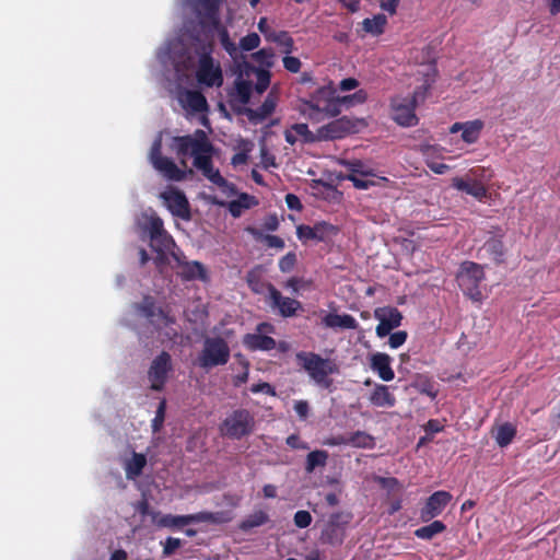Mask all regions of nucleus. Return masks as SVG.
Returning <instances> with one entry per match:
<instances>
[{
    "label": "nucleus",
    "instance_id": "nucleus-58",
    "mask_svg": "<svg viewBox=\"0 0 560 560\" xmlns=\"http://www.w3.org/2000/svg\"><path fill=\"white\" fill-rule=\"evenodd\" d=\"M246 280L252 291H254L255 293H261V287L264 285V283L260 282L258 276L255 272H248Z\"/></svg>",
    "mask_w": 560,
    "mask_h": 560
},
{
    "label": "nucleus",
    "instance_id": "nucleus-17",
    "mask_svg": "<svg viewBox=\"0 0 560 560\" xmlns=\"http://www.w3.org/2000/svg\"><path fill=\"white\" fill-rule=\"evenodd\" d=\"M375 317L380 319L376 326V335L380 338H384L390 334V331L401 325L402 315L396 307H387L375 311Z\"/></svg>",
    "mask_w": 560,
    "mask_h": 560
},
{
    "label": "nucleus",
    "instance_id": "nucleus-44",
    "mask_svg": "<svg viewBox=\"0 0 560 560\" xmlns=\"http://www.w3.org/2000/svg\"><path fill=\"white\" fill-rule=\"evenodd\" d=\"M273 52L271 48H262L252 54V59L266 68L272 67Z\"/></svg>",
    "mask_w": 560,
    "mask_h": 560
},
{
    "label": "nucleus",
    "instance_id": "nucleus-41",
    "mask_svg": "<svg viewBox=\"0 0 560 560\" xmlns=\"http://www.w3.org/2000/svg\"><path fill=\"white\" fill-rule=\"evenodd\" d=\"M185 101L187 106L196 113L205 112L208 108L207 100L199 91H187Z\"/></svg>",
    "mask_w": 560,
    "mask_h": 560
},
{
    "label": "nucleus",
    "instance_id": "nucleus-60",
    "mask_svg": "<svg viewBox=\"0 0 560 560\" xmlns=\"http://www.w3.org/2000/svg\"><path fill=\"white\" fill-rule=\"evenodd\" d=\"M294 411L300 419L305 420L310 412V405L306 400H298L294 404Z\"/></svg>",
    "mask_w": 560,
    "mask_h": 560
},
{
    "label": "nucleus",
    "instance_id": "nucleus-5",
    "mask_svg": "<svg viewBox=\"0 0 560 560\" xmlns=\"http://www.w3.org/2000/svg\"><path fill=\"white\" fill-rule=\"evenodd\" d=\"M429 86L422 85L415 90L411 96L394 97L392 100V118L402 127H413L418 124L416 108L419 100H424Z\"/></svg>",
    "mask_w": 560,
    "mask_h": 560
},
{
    "label": "nucleus",
    "instance_id": "nucleus-24",
    "mask_svg": "<svg viewBox=\"0 0 560 560\" xmlns=\"http://www.w3.org/2000/svg\"><path fill=\"white\" fill-rule=\"evenodd\" d=\"M322 323L325 327L331 329L340 328L354 330L359 327V323L350 314L339 315L336 313H328L323 317Z\"/></svg>",
    "mask_w": 560,
    "mask_h": 560
},
{
    "label": "nucleus",
    "instance_id": "nucleus-31",
    "mask_svg": "<svg viewBox=\"0 0 560 560\" xmlns=\"http://www.w3.org/2000/svg\"><path fill=\"white\" fill-rule=\"evenodd\" d=\"M386 24V15L380 13L374 15L372 19H364L362 22V28L368 34H371L373 36H380L384 33Z\"/></svg>",
    "mask_w": 560,
    "mask_h": 560
},
{
    "label": "nucleus",
    "instance_id": "nucleus-61",
    "mask_svg": "<svg viewBox=\"0 0 560 560\" xmlns=\"http://www.w3.org/2000/svg\"><path fill=\"white\" fill-rule=\"evenodd\" d=\"M400 0H380V7L390 15L396 14Z\"/></svg>",
    "mask_w": 560,
    "mask_h": 560
},
{
    "label": "nucleus",
    "instance_id": "nucleus-23",
    "mask_svg": "<svg viewBox=\"0 0 560 560\" xmlns=\"http://www.w3.org/2000/svg\"><path fill=\"white\" fill-rule=\"evenodd\" d=\"M452 186L467 195L472 196L477 200L481 201L487 197V187L477 180H466L462 177H455L452 180Z\"/></svg>",
    "mask_w": 560,
    "mask_h": 560
},
{
    "label": "nucleus",
    "instance_id": "nucleus-59",
    "mask_svg": "<svg viewBox=\"0 0 560 560\" xmlns=\"http://www.w3.org/2000/svg\"><path fill=\"white\" fill-rule=\"evenodd\" d=\"M277 42L280 45L284 46V52L285 54H290L293 50V46H294L293 39H292L291 36H289V34L287 32H282L277 37Z\"/></svg>",
    "mask_w": 560,
    "mask_h": 560
},
{
    "label": "nucleus",
    "instance_id": "nucleus-50",
    "mask_svg": "<svg viewBox=\"0 0 560 560\" xmlns=\"http://www.w3.org/2000/svg\"><path fill=\"white\" fill-rule=\"evenodd\" d=\"M282 62L284 69L291 73H298L301 70L302 62L298 57L285 56Z\"/></svg>",
    "mask_w": 560,
    "mask_h": 560
},
{
    "label": "nucleus",
    "instance_id": "nucleus-49",
    "mask_svg": "<svg viewBox=\"0 0 560 560\" xmlns=\"http://www.w3.org/2000/svg\"><path fill=\"white\" fill-rule=\"evenodd\" d=\"M276 104L270 98H266L264 103L258 107V109L255 112V115L259 117L260 119L267 118L269 115H271L275 110Z\"/></svg>",
    "mask_w": 560,
    "mask_h": 560
},
{
    "label": "nucleus",
    "instance_id": "nucleus-25",
    "mask_svg": "<svg viewBox=\"0 0 560 560\" xmlns=\"http://www.w3.org/2000/svg\"><path fill=\"white\" fill-rule=\"evenodd\" d=\"M174 258L180 267L179 275L184 280L191 281L199 279L206 281L208 279L207 270L201 262L196 260L182 262L176 255H174Z\"/></svg>",
    "mask_w": 560,
    "mask_h": 560
},
{
    "label": "nucleus",
    "instance_id": "nucleus-3",
    "mask_svg": "<svg viewBox=\"0 0 560 560\" xmlns=\"http://www.w3.org/2000/svg\"><path fill=\"white\" fill-rule=\"evenodd\" d=\"M213 44L209 38L200 42L196 47L199 56L196 69V79L206 88H220L223 84V72L219 62L212 58Z\"/></svg>",
    "mask_w": 560,
    "mask_h": 560
},
{
    "label": "nucleus",
    "instance_id": "nucleus-47",
    "mask_svg": "<svg viewBox=\"0 0 560 560\" xmlns=\"http://www.w3.org/2000/svg\"><path fill=\"white\" fill-rule=\"evenodd\" d=\"M312 515L308 511L300 510L295 512L293 521L296 527L306 528L312 523Z\"/></svg>",
    "mask_w": 560,
    "mask_h": 560
},
{
    "label": "nucleus",
    "instance_id": "nucleus-57",
    "mask_svg": "<svg viewBox=\"0 0 560 560\" xmlns=\"http://www.w3.org/2000/svg\"><path fill=\"white\" fill-rule=\"evenodd\" d=\"M346 178L351 180L353 186L358 189H368L370 186L374 185L373 180L361 178L354 174H349Z\"/></svg>",
    "mask_w": 560,
    "mask_h": 560
},
{
    "label": "nucleus",
    "instance_id": "nucleus-51",
    "mask_svg": "<svg viewBox=\"0 0 560 560\" xmlns=\"http://www.w3.org/2000/svg\"><path fill=\"white\" fill-rule=\"evenodd\" d=\"M407 337H408V335H407V331H405V330H399V331L393 332L389 336L388 345L390 348L397 349L406 342Z\"/></svg>",
    "mask_w": 560,
    "mask_h": 560
},
{
    "label": "nucleus",
    "instance_id": "nucleus-45",
    "mask_svg": "<svg viewBox=\"0 0 560 560\" xmlns=\"http://www.w3.org/2000/svg\"><path fill=\"white\" fill-rule=\"evenodd\" d=\"M260 44V37L257 33H249L240 40V48L244 51H252Z\"/></svg>",
    "mask_w": 560,
    "mask_h": 560
},
{
    "label": "nucleus",
    "instance_id": "nucleus-39",
    "mask_svg": "<svg viewBox=\"0 0 560 560\" xmlns=\"http://www.w3.org/2000/svg\"><path fill=\"white\" fill-rule=\"evenodd\" d=\"M328 452L324 450H316L310 452L306 456L305 470L311 474L317 467H324L327 464Z\"/></svg>",
    "mask_w": 560,
    "mask_h": 560
},
{
    "label": "nucleus",
    "instance_id": "nucleus-56",
    "mask_svg": "<svg viewBox=\"0 0 560 560\" xmlns=\"http://www.w3.org/2000/svg\"><path fill=\"white\" fill-rule=\"evenodd\" d=\"M285 443L293 450H307L308 445L302 441L298 434H291L287 438Z\"/></svg>",
    "mask_w": 560,
    "mask_h": 560
},
{
    "label": "nucleus",
    "instance_id": "nucleus-37",
    "mask_svg": "<svg viewBox=\"0 0 560 560\" xmlns=\"http://www.w3.org/2000/svg\"><path fill=\"white\" fill-rule=\"evenodd\" d=\"M347 445L358 448H373L375 441L371 434L359 430L347 435Z\"/></svg>",
    "mask_w": 560,
    "mask_h": 560
},
{
    "label": "nucleus",
    "instance_id": "nucleus-34",
    "mask_svg": "<svg viewBox=\"0 0 560 560\" xmlns=\"http://www.w3.org/2000/svg\"><path fill=\"white\" fill-rule=\"evenodd\" d=\"M147 465V457L141 453H133L132 457L126 463L125 470L128 479L139 477Z\"/></svg>",
    "mask_w": 560,
    "mask_h": 560
},
{
    "label": "nucleus",
    "instance_id": "nucleus-48",
    "mask_svg": "<svg viewBox=\"0 0 560 560\" xmlns=\"http://www.w3.org/2000/svg\"><path fill=\"white\" fill-rule=\"evenodd\" d=\"M296 264V255L292 252L285 254L280 260H279V269L282 272H290Z\"/></svg>",
    "mask_w": 560,
    "mask_h": 560
},
{
    "label": "nucleus",
    "instance_id": "nucleus-28",
    "mask_svg": "<svg viewBox=\"0 0 560 560\" xmlns=\"http://www.w3.org/2000/svg\"><path fill=\"white\" fill-rule=\"evenodd\" d=\"M370 401L376 407H394L396 404L395 396L390 393L389 387L378 384L375 386L370 396Z\"/></svg>",
    "mask_w": 560,
    "mask_h": 560
},
{
    "label": "nucleus",
    "instance_id": "nucleus-19",
    "mask_svg": "<svg viewBox=\"0 0 560 560\" xmlns=\"http://www.w3.org/2000/svg\"><path fill=\"white\" fill-rule=\"evenodd\" d=\"M214 515L211 512H199L196 514L188 515H172L167 514L162 517L161 524L165 527H183L192 523H201V522H213Z\"/></svg>",
    "mask_w": 560,
    "mask_h": 560
},
{
    "label": "nucleus",
    "instance_id": "nucleus-42",
    "mask_svg": "<svg viewBox=\"0 0 560 560\" xmlns=\"http://www.w3.org/2000/svg\"><path fill=\"white\" fill-rule=\"evenodd\" d=\"M150 246L153 250H171L175 246L173 237L166 230L150 238Z\"/></svg>",
    "mask_w": 560,
    "mask_h": 560
},
{
    "label": "nucleus",
    "instance_id": "nucleus-62",
    "mask_svg": "<svg viewBox=\"0 0 560 560\" xmlns=\"http://www.w3.org/2000/svg\"><path fill=\"white\" fill-rule=\"evenodd\" d=\"M419 392L420 394L429 396L431 399H435L439 393L434 384L429 381L420 385Z\"/></svg>",
    "mask_w": 560,
    "mask_h": 560
},
{
    "label": "nucleus",
    "instance_id": "nucleus-32",
    "mask_svg": "<svg viewBox=\"0 0 560 560\" xmlns=\"http://www.w3.org/2000/svg\"><path fill=\"white\" fill-rule=\"evenodd\" d=\"M445 530L446 525L442 521H433L428 525L417 528L413 534L419 539L431 540Z\"/></svg>",
    "mask_w": 560,
    "mask_h": 560
},
{
    "label": "nucleus",
    "instance_id": "nucleus-29",
    "mask_svg": "<svg viewBox=\"0 0 560 560\" xmlns=\"http://www.w3.org/2000/svg\"><path fill=\"white\" fill-rule=\"evenodd\" d=\"M140 226L149 234L150 238L161 235V232L165 230L163 220L154 211L142 214Z\"/></svg>",
    "mask_w": 560,
    "mask_h": 560
},
{
    "label": "nucleus",
    "instance_id": "nucleus-11",
    "mask_svg": "<svg viewBox=\"0 0 560 560\" xmlns=\"http://www.w3.org/2000/svg\"><path fill=\"white\" fill-rule=\"evenodd\" d=\"M361 122V119L342 116L319 127L317 129V139H319V141L342 139L351 133L358 132Z\"/></svg>",
    "mask_w": 560,
    "mask_h": 560
},
{
    "label": "nucleus",
    "instance_id": "nucleus-20",
    "mask_svg": "<svg viewBox=\"0 0 560 560\" xmlns=\"http://www.w3.org/2000/svg\"><path fill=\"white\" fill-rule=\"evenodd\" d=\"M252 82L237 78L234 82V88L229 92V103L232 108L237 105H246L250 100Z\"/></svg>",
    "mask_w": 560,
    "mask_h": 560
},
{
    "label": "nucleus",
    "instance_id": "nucleus-30",
    "mask_svg": "<svg viewBox=\"0 0 560 560\" xmlns=\"http://www.w3.org/2000/svg\"><path fill=\"white\" fill-rule=\"evenodd\" d=\"M502 237H503V234H500L499 236L490 237L485 243V246H483L486 252L492 257L493 261L497 265L504 262L505 247H504Z\"/></svg>",
    "mask_w": 560,
    "mask_h": 560
},
{
    "label": "nucleus",
    "instance_id": "nucleus-54",
    "mask_svg": "<svg viewBox=\"0 0 560 560\" xmlns=\"http://www.w3.org/2000/svg\"><path fill=\"white\" fill-rule=\"evenodd\" d=\"M296 235L301 241H315L313 226L301 224L296 228Z\"/></svg>",
    "mask_w": 560,
    "mask_h": 560
},
{
    "label": "nucleus",
    "instance_id": "nucleus-27",
    "mask_svg": "<svg viewBox=\"0 0 560 560\" xmlns=\"http://www.w3.org/2000/svg\"><path fill=\"white\" fill-rule=\"evenodd\" d=\"M284 138L289 144H294L299 138H301L304 143L319 141V139H317V131L313 133L306 124L292 125L289 130H285Z\"/></svg>",
    "mask_w": 560,
    "mask_h": 560
},
{
    "label": "nucleus",
    "instance_id": "nucleus-18",
    "mask_svg": "<svg viewBox=\"0 0 560 560\" xmlns=\"http://www.w3.org/2000/svg\"><path fill=\"white\" fill-rule=\"evenodd\" d=\"M485 127V122L481 119H474L464 122H454L450 127L451 133H457L462 131L460 138L467 144L476 143L481 135V131Z\"/></svg>",
    "mask_w": 560,
    "mask_h": 560
},
{
    "label": "nucleus",
    "instance_id": "nucleus-53",
    "mask_svg": "<svg viewBox=\"0 0 560 560\" xmlns=\"http://www.w3.org/2000/svg\"><path fill=\"white\" fill-rule=\"evenodd\" d=\"M182 546V540L179 538L168 537L163 547V555L168 557L175 552Z\"/></svg>",
    "mask_w": 560,
    "mask_h": 560
},
{
    "label": "nucleus",
    "instance_id": "nucleus-26",
    "mask_svg": "<svg viewBox=\"0 0 560 560\" xmlns=\"http://www.w3.org/2000/svg\"><path fill=\"white\" fill-rule=\"evenodd\" d=\"M327 89L322 88L317 91L312 100L303 102L302 114L314 122H320L326 119L323 110L320 109V95L327 94Z\"/></svg>",
    "mask_w": 560,
    "mask_h": 560
},
{
    "label": "nucleus",
    "instance_id": "nucleus-9",
    "mask_svg": "<svg viewBox=\"0 0 560 560\" xmlns=\"http://www.w3.org/2000/svg\"><path fill=\"white\" fill-rule=\"evenodd\" d=\"M149 159L152 166L166 179L182 182L186 178V171L179 168L172 159L162 154V132L154 139L150 149Z\"/></svg>",
    "mask_w": 560,
    "mask_h": 560
},
{
    "label": "nucleus",
    "instance_id": "nucleus-63",
    "mask_svg": "<svg viewBox=\"0 0 560 560\" xmlns=\"http://www.w3.org/2000/svg\"><path fill=\"white\" fill-rule=\"evenodd\" d=\"M359 85V81L354 78H347L340 81L339 89L341 91H351L357 89Z\"/></svg>",
    "mask_w": 560,
    "mask_h": 560
},
{
    "label": "nucleus",
    "instance_id": "nucleus-6",
    "mask_svg": "<svg viewBox=\"0 0 560 560\" xmlns=\"http://www.w3.org/2000/svg\"><path fill=\"white\" fill-rule=\"evenodd\" d=\"M463 293L475 302L482 300L480 283L485 280L483 268L474 261L462 262L456 276Z\"/></svg>",
    "mask_w": 560,
    "mask_h": 560
},
{
    "label": "nucleus",
    "instance_id": "nucleus-10",
    "mask_svg": "<svg viewBox=\"0 0 560 560\" xmlns=\"http://www.w3.org/2000/svg\"><path fill=\"white\" fill-rule=\"evenodd\" d=\"M351 520L352 515L348 512L332 513L320 532V542L324 545L340 546L346 538L347 527Z\"/></svg>",
    "mask_w": 560,
    "mask_h": 560
},
{
    "label": "nucleus",
    "instance_id": "nucleus-52",
    "mask_svg": "<svg viewBox=\"0 0 560 560\" xmlns=\"http://www.w3.org/2000/svg\"><path fill=\"white\" fill-rule=\"evenodd\" d=\"M262 241L270 248L283 249L285 246L284 241L277 235L266 234L262 236Z\"/></svg>",
    "mask_w": 560,
    "mask_h": 560
},
{
    "label": "nucleus",
    "instance_id": "nucleus-12",
    "mask_svg": "<svg viewBox=\"0 0 560 560\" xmlns=\"http://www.w3.org/2000/svg\"><path fill=\"white\" fill-rule=\"evenodd\" d=\"M173 370L171 354L162 351L155 357L148 370V378L151 382L150 388L155 392H161L167 381L168 373Z\"/></svg>",
    "mask_w": 560,
    "mask_h": 560
},
{
    "label": "nucleus",
    "instance_id": "nucleus-22",
    "mask_svg": "<svg viewBox=\"0 0 560 560\" xmlns=\"http://www.w3.org/2000/svg\"><path fill=\"white\" fill-rule=\"evenodd\" d=\"M243 345L249 351H270L277 346L276 340L264 334H246L243 337Z\"/></svg>",
    "mask_w": 560,
    "mask_h": 560
},
{
    "label": "nucleus",
    "instance_id": "nucleus-55",
    "mask_svg": "<svg viewBox=\"0 0 560 560\" xmlns=\"http://www.w3.org/2000/svg\"><path fill=\"white\" fill-rule=\"evenodd\" d=\"M250 392L254 393V394H258V393H265L269 396H275L276 395V390L273 388V386H271L269 383H266V382H261V383H258V384H253L250 386Z\"/></svg>",
    "mask_w": 560,
    "mask_h": 560
},
{
    "label": "nucleus",
    "instance_id": "nucleus-40",
    "mask_svg": "<svg viewBox=\"0 0 560 560\" xmlns=\"http://www.w3.org/2000/svg\"><path fill=\"white\" fill-rule=\"evenodd\" d=\"M315 241L317 242H326L327 240L336 236L339 232L338 228L325 222L320 221L313 225Z\"/></svg>",
    "mask_w": 560,
    "mask_h": 560
},
{
    "label": "nucleus",
    "instance_id": "nucleus-7",
    "mask_svg": "<svg viewBox=\"0 0 560 560\" xmlns=\"http://www.w3.org/2000/svg\"><path fill=\"white\" fill-rule=\"evenodd\" d=\"M230 360V347L221 337H208L205 339L203 348L198 354L197 364L203 370L224 365Z\"/></svg>",
    "mask_w": 560,
    "mask_h": 560
},
{
    "label": "nucleus",
    "instance_id": "nucleus-13",
    "mask_svg": "<svg viewBox=\"0 0 560 560\" xmlns=\"http://www.w3.org/2000/svg\"><path fill=\"white\" fill-rule=\"evenodd\" d=\"M137 311L144 316L156 328L167 327L175 323V318L167 311L158 307L155 299L151 295L143 296L142 301L136 305Z\"/></svg>",
    "mask_w": 560,
    "mask_h": 560
},
{
    "label": "nucleus",
    "instance_id": "nucleus-46",
    "mask_svg": "<svg viewBox=\"0 0 560 560\" xmlns=\"http://www.w3.org/2000/svg\"><path fill=\"white\" fill-rule=\"evenodd\" d=\"M165 410H166V401L163 399L156 409L155 417L152 420V430L153 432H159L165 420Z\"/></svg>",
    "mask_w": 560,
    "mask_h": 560
},
{
    "label": "nucleus",
    "instance_id": "nucleus-38",
    "mask_svg": "<svg viewBox=\"0 0 560 560\" xmlns=\"http://www.w3.org/2000/svg\"><path fill=\"white\" fill-rule=\"evenodd\" d=\"M327 94L320 95V109L326 118L337 117L341 113L339 101L327 90Z\"/></svg>",
    "mask_w": 560,
    "mask_h": 560
},
{
    "label": "nucleus",
    "instance_id": "nucleus-2",
    "mask_svg": "<svg viewBox=\"0 0 560 560\" xmlns=\"http://www.w3.org/2000/svg\"><path fill=\"white\" fill-rule=\"evenodd\" d=\"M224 2L225 0H194L192 10L202 30V35L191 34V38L198 45L206 38L213 43L214 32H218L222 47L230 56L234 57L237 52V47L230 38L228 30L221 24L220 9Z\"/></svg>",
    "mask_w": 560,
    "mask_h": 560
},
{
    "label": "nucleus",
    "instance_id": "nucleus-35",
    "mask_svg": "<svg viewBox=\"0 0 560 560\" xmlns=\"http://www.w3.org/2000/svg\"><path fill=\"white\" fill-rule=\"evenodd\" d=\"M269 515L265 511H255L254 513L246 516L238 525L242 532H249L255 527H260L269 522Z\"/></svg>",
    "mask_w": 560,
    "mask_h": 560
},
{
    "label": "nucleus",
    "instance_id": "nucleus-21",
    "mask_svg": "<svg viewBox=\"0 0 560 560\" xmlns=\"http://www.w3.org/2000/svg\"><path fill=\"white\" fill-rule=\"evenodd\" d=\"M392 359L387 353L376 352L370 358L371 369L385 382L394 380L395 373L390 366Z\"/></svg>",
    "mask_w": 560,
    "mask_h": 560
},
{
    "label": "nucleus",
    "instance_id": "nucleus-16",
    "mask_svg": "<svg viewBox=\"0 0 560 560\" xmlns=\"http://www.w3.org/2000/svg\"><path fill=\"white\" fill-rule=\"evenodd\" d=\"M167 209L183 220L190 219V207L185 194L176 188H170L161 194Z\"/></svg>",
    "mask_w": 560,
    "mask_h": 560
},
{
    "label": "nucleus",
    "instance_id": "nucleus-36",
    "mask_svg": "<svg viewBox=\"0 0 560 560\" xmlns=\"http://www.w3.org/2000/svg\"><path fill=\"white\" fill-rule=\"evenodd\" d=\"M516 427L511 422H504L498 427L495 433V442L500 447H506L512 443L516 435Z\"/></svg>",
    "mask_w": 560,
    "mask_h": 560
},
{
    "label": "nucleus",
    "instance_id": "nucleus-14",
    "mask_svg": "<svg viewBox=\"0 0 560 560\" xmlns=\"http://www.w3.org/2000/svg\"><path fill=\"white\" fill-rule=\"evenodd\" d=\"M266 287L269 293L267 298L268 305L272 310H277L282 317H293L302 308L300 301L283 296L272 283H267Z\"/></svg>",
    "mask_w": 560,
    "mask_h": 560
},
{
    "label": "nucleus",
    "instance_id": "nucleus-15",
    "mask_svg": "<svg viewBox=\"0 0 560 560\" xmlns=\"http://www.w3.org/2000/svg\"><path fill=\"white\" fill-rule=\"evenodd\" d=\"M453 497L448 491L439 490L433 492L420 510V520L424 523L435 518L452 501Z\"/></svg>",
    "mask_w": 560,
    "mask_h": 560
},
{
    "label": "nucleus",
    "instance_id": "nucleus-8",
    "mask_svg": "<svg viewBox=\"0 0 560 560\" xmlns=\"http://www.w3.org/2000/svg\"><path fill=\"white\" fill-rule=\"evenodd\" d=\"M255 424L254 415L247 409L240 408L223 420L220 431L222 435L229 439L241 440L254 432Z\"/></svg>",
    "mask_w": 560,
    "mask_h": 560
},
{
    "label": "nucleus",
    "instance_id": "nucleus-4",
    "mask_svg": "<svg viewBox=\"0 0 560 560\" xmlns=\"http://www.w3.org/2000/svg\"><path fill=\"white\" fill-rule=\"evenodd\" d=\"M296 359L316 385L326 389L332 385L329 376L339 371L334 361L324 359L317 353L304 351L299 352Z\"/></svg>",
    "mask_w": 560,
    "mask_h": 560
},
{
    "label": "nucleus",
    "instance_id": "nucleus-64",
    "mask_svg": "<svg viewBox=\"0 0 560 560\" xmlns=\"http://www.w3.org/2000/svg\"><path fill=\"white\" fill-rule=\"evenodd\" d=\"M285 202H287L289 209H291V210H301L302 209V203H301L299 197L293 194H288L285 196Z\"/></svg>",
    "mask_w": 560,
    "mask_h": 560
},
{
    "label": "nucleus",
    "instance_id": "nucleus-43",
    "mask_svg": "<svg viewBox=\"0 0 560 560\" xmlns=\"http://www.w3.org/2000/svg\"><path fill=\"white\" fill-rule=\"evenodd\" d=\"M256 74L255 90L264 93L270 84V72L267 69L249 67Z\"/></svg>",
    "mask_w": 560,
    "mask_h": 560
},
{
    "label": "nucleus",
    "instance_id": "nucleus-1",
    "mask_svg": "<svg viewBox=\"0 0 560 560\" xmlns=\"http://www.w3.org/2000/svg\"><path fill=\"white\" fill-rule=\"evenodd\" d=\"M170 148L180 159V164L184 167H186L185 159L190 156L194 159V166L207 179L219 187L228 185V180L220 174L219 170L213 167V145L203 130L197 129L194 135L173 137Z\"/></svg>",
    "mask_w": 560,
    "mask_h": 560
},
{
    "label": "nucleus",
    "instance_id": "nucleus-33",
    "mask_svg": "<svg viewBox=\"0 0 560 560\" xmlns=\"http://www.w3.org/2000/svg\"><path fill=\"white\" fill-rule=\"evenodd\" d=\"M256 203L257 201L255 200V197L243 192L237 199L230 201L228 208L233 218H238L241 217L243 210L249 209Z\"/></svg>",
    "mask_w": 560,
    "mask_h": 560
}]
</instances>
